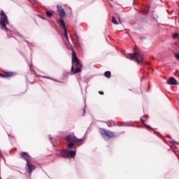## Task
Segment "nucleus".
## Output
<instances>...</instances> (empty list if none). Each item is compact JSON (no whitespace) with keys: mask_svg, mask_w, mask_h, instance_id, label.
I'll return each instance as SVG.
<instances>
[{"mask_svg":"<svg viewBox=\"0 0 179 179\" xmlns=\"http://www.w3.org/2000/svg\"><path fill=\"white\" fill-rule=\"evenodd\" d=\"M72 63L73 66H71V72L72 73H80L82 72V63L79 61L78 56H76V52L73 50L72 53Z\"/></svg>","mask_w":179,"mask_h":179,"instance_id":"1","label":"nucleus"},{"mask_svg":"<svg viewBox=\"0 0 179 179\" xmlns=\"http://www.w3.org/2000/svg\"><path fill=\"white\" fill-rule=\"evenodd\" d=\"M9 24V20H8V16L5 13L4 10H1L0 13V26L6 30V31H8V28H6V25Z\"/></svg>","mask_w":179,"mask_h":179,"instance_id":"2","label":"nucleus"},{"mask_svg":"<svg viewBox=\"0 0 179 179\" xmlns=\"http://www.w3.org/2000/svg\"><path fill=\"white\" fill-rule=\"evenodd\" d=\"M58 23L59 24V26L61 27H62L64 31V37L67 41L65 42L66 45H67V47H69V45H71V43H69V37H68V31H66V27H65V22L64 21V20L62 18L58 20Z\"/></svg>","mask_w":179,"mask_h":179,"instance_id":"3","label":"nucleus"},{"mask_svg":"<svg viewBox=\"0 0 179 179\" xmlns=\"http://www.w3.org/2000/svg\"><path fill=\"white\" fill-rule=\"evenodd\" d=\"M129 59L136 61L139 65H143V55L140 52H135L133 55L129 57Z\"/></svg>","mask_w":179,"mask_h":179,"instance_id":"4","label":"nucleus"},{"mask_svg":"<svg viewBox=\"0 0 179 179\" xmlns=\"http://www.w3.org/2000/svg\"><path fill=\"white\" fill-rule=\"evenodd\" d=\"M60 155L63 159H69V157H75L76 156V151L62 150Z\"/></svg>","mask_w":179,"mask_h":179,"instance_id":"5","label":"nucleus"},{"mask_svg":"<svg viewBox=\"0 0 179 179\" xmlns=\"http://www.w3.org/2000/svg\"><path fill=\"white\" fill-rule=\"evenodd\" d=\"M66 141L67 142H74V143H80V145H82L84 139L83 138L78 139L75 136L72 134H69L66 136Z\"/></svg>","mask_w":179,"mask_h":179,"instance_id":"6","label":"nucleus"},{"mask_svg":"<svg viewBox=\"0 0 179 179\" xmlns=\"http://www.w3.org/2000/svg\"><path fill=\"white\" fill-rule=\"evenodd\" d=\"M99 133L102 136H107L109 139L115 136V134L113 131L105 129H99Z\"/></svg>","mask_w":179,"mask_h":179,"instance_id":"7","label":"nucleus"},{"mask_svg":"<svg viewBox=\"0 0 179 179\" xmlns=\"http://www.w3.org/2000/svg\"><path fill=\"white\" fill-rule=\"evenodd\" d=\"M34 170H36V166L33 165L31 162H27L26 171L27 173L31 174Z\"/></svg>","mask_w":179,"mask_h":179,"instance_id":"8","label":"nucleus"},{"mask_svg":"<svg viewBox=\"0 0 179 179\" xmlns=\"http://www.w3.org/2000/svg\"><path fill=\"white\" fill-rule=\"evenodd\" d=\"M22 159L27 161V163L31 162V157L27 152H22L20 154Z\"/></svg>","mask_w":179,"mask_h":179,"instance_id":"9","label":"nucleus"},{"mask_svg":"<svg viewBox=\"0 0 179 179\" xmlns=\"http://www.w3.org/2000/svg\"><path fill=\"white\" fill-rule=\"evenodd\" d=\"M57 10H58V13L59 15V17H62V18L65 17V15H66V14L65 13V10H64L62 6H61L60 5H57Z\"/></svg>","mask_w":179,"mask_h":179,"instance_id":"10","label":"nucleus"},{"mask_svg":"<svg viewBox=\"0 0 179 179\" xmlns=\"http://www.w3.org/2000/svg\"><path fill=\"white\" fill-rule=\"evenodd\" d=\"M166 83L167 85H177V80L173 77H171L167 80Z\"/></svg>","mask_w":179,"mask_h":179,"instance_id":"11","label":"nucleus"},{"mask_svg":"<svg viewBox=\"0 0 179 179\" xmlns=\"http://www.w3.org/2000/svg\"><path fill=\"white\" fill-rule=\"evenodd\" d=\"M105 124L108 125V127H117L118 123L114 120H109L108 122H105Z\"/></svg>","mask_w":179,"mask_h":179,"instance_id":"12","label":"nucleus"},{"mask_svg":"<svg viewBox=\"0 0 179 179\" xmlns=\"http://www.w3.org/2000/svg\"><path fill=\"white\" fill-rule=\"evenodd\" d=\"M3 73H5L6 78H13L15 76V73L13 72L3 71Z\"/></svg>","mask_w":179,"mask_h":179,"instance_id":"13","label":"nucleus"},{"mask_svg":"<svg viewBox=\"0 0 179 179\" xmlns=\"http://www.w3.org/2000/svg\"><path fill=\"white\" fill-rule=\"evenodd\" d=\"M74 36L77 40V45H78V47H82V45H80V42H79V36H78V34L76 32H74Z\"/></svg>","mask_w":179,"mask_h":179,"instance_id":"14","label":"nucleus"},{"mask_svg":"<svg viewBox=\"0 0 179 179\" xmlns=\"http://www.w3.org/2000/svg\"><path fill=\"white\" fill-rule=\"evenodd\" d=\"M104 77L110 79L111 78V72L110 71H106L104 73Z\"/></svg>","mask_w":179,"mask_h":179,"instance_id":"15","label":"nucleus"},{"mask_svg":"<svg viewBox=\"0 0 179 179\" xmlns=\"http://www.w3.org/2000/svg\"><path fill=\"white\" fill-rule=\"evenodd\" d=\"M150 9V6H147L143 11V13L146 15L147 13H149V10Z\"/></svg>","mask_w":179,"mask_h":179,"instance_id":"16","label":"nucleus"},{"mask_svg":"<svg viewBox=\"0 0 179 179\" xmlns=\"http://www.w3.org/2000/svg\"><path fill=\"white\" fill-rule=\"evenodd\" d=\"M112 23H113V24H120V23H118L117 22V19H115V17L114 16L112 17Z\"/></svg>","mask_w":179,"mask_h":179,"instance_id":"17","label":"nucleus"},{"mask_svg":"<svg viewBox=\"0 0 179 179\" xmlns=\"http://www.w3.org/2000/svg\"><path fill=\"white\" fill-rule=\"evenodd\" d=\"M45 15H47L48 17H52V16L53 15L52 13L50 11H46Z\"/></svg>","mask_w":179,"mask_h":179,"instance_id":"18","label":"nucleus"},{"mask_svg":"<svg viewBox=\"0 0 179 179\" xmlns=\"http://www.w3.org/2000/svg\"><path fill=\"white\" fill-rule=\"evenodd\" d=\"M68 148H69V149H72V148H75V144H73V143H69L68 144Z\"/></svg>","mask_w":179,"mask_h":179,"instance_id":"19","label":"nucleus"},{"mask_svg":"<svg viewBox=\"0 0 179 179\" xmlns=\"http://www.w3.org/2000/svg\"><path fill=\"white\" fill-rule=\"evenodd\" d=\"M175 57L176 58V59H177L178 61H179V53H176V54H175Z\"/></svg>","mask_w":179,"mask_h":179,"instance_id":"20","label":"nucleus"},{"mask_svg":"<svg viewBox=\"0 0 179 179\" xmlns=\"http://www.w3.org/2000/svg\"><path fill=\"white\" fill-rule=\"evenodd\" d=\"M173 38H178V34H174L173 35Z\"/></svg>","mask_w":179,"mask_h":179,"instance_id":"21","label":"nucleus"},{"mask_svg":"<svg viewBox=\"0 0 179 179\" xmlns=\"http://www.w3.org/2000/svg\"><path fill=\"white\" fill-rule=\"evenodd\" d=\"M145 127L147 129H152V127H150L149 125H145Z\"/></svg>","mask_w":179,"mask_h":179,"instance_id":"22","label":"nucleus"},{"mask_svg":"<svg viewBox=\"0 0 179 179\" xmlns=\"http://www.w3.org/2000/svg\"><path fill=\"white\" fill-rule=\"evenodd\" d=\"M38 17H39L41 19H43V20H45V17H43V15H38Z\"/></svg>","mask_w":179,"mask_h":179,"instance_id":"23","label":"nucleus"},{"mask_svg":"<svg viewBox=\"0 0 179 179\" xmlns=\"http://www.w3.org/2000/svg\"><path fill=\"white\" fill-rule=\"evenodd\" d=\"M0 78H6L5 74L0 73Z\"/></svg>","mask_w":179,"mask_h":179,"instance_id":"24","label":"nucleus"},{"mask_svg":"<svg viewBox=\"0 0 179 179\" xmlns=\"http://www.w3.org/2000/svg\"><path fill=\"white\" fill-rule=\"evenodd\" d=\"M99 94H104V92L103 91H99Z\"/></svg>","mask_w":179,"mask_h":179,"instance_id":"25","label":"nucleus"},{"mask_svg":"<svg viewBox=\"0 0 179 179\" xmlns=\"http://www.w3.org/2000/svg\"><path fill=\"white\" fill-rule=\"evenodd\" d=\"M141 121L143 124H145V121H143V120H141Z\"/></svg>","mask_w":179,"mask_h":179,"instance_id":"26","label":"nucleus"},{"mask_svg":"<svg viewBox=\"0 0 179 179\" xmlns=\"http://www.w3.org/2000/svg\"><path fill=\"white\" fill-rule=\"evenodd\" d=\"M149 89H150V85H149L148 90H149Z\"/></svg>","mask_w":179,"mask_h":179,"instance_id":"27","label":"nucleus"},{"mask_svg":"<svg viewBox=\"0 0 179 179\" xmlns=\"http://www.w3.org/2000/svg\"><path fill=\"white\" fill-rule=\"evenodd\" d=\"M118 19H119V22H120V23H121V20H120V17H119Z\"/></svg>","mask_w":179,"mask_h":179,"instance_id":"28","label":"nucleus"},{"mask_svg":"<svg viewBox=\"0 0 179 179\" xmlns=\"http://www.w3.org/2000/svg\"><path fill=\"white\" fill-rule=\"evenodd\" d=\"M85 111H86V110L84 109V113H85Z\"/></svg>","mask_w":179,"mask_h":179,"instance_id":"29","label":"nucleus"},{"mask_svg":"<svg viewBox=\"0 0 179 179\" xmlns=\"http://www.w3.org/2000/svg\"><path fill=\"white\" fill-rule=\"evenodd\" d=\"M110 1H113V0H110Z\"/></svg>","mask_w":179,"mask_h":179,"instance_id":"30","label":"nucleus"}]
</instances>
